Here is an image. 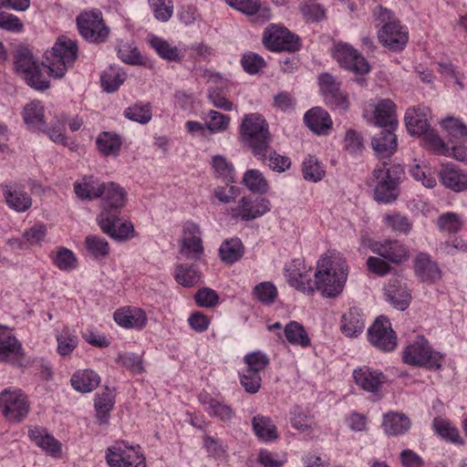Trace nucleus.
<instances>
[{
    "mask_svg": "<svg viewBox=\"0 0 467 467\" xmlns=\"http://www.w3.org/2000/svg\"><path fill=\"white\" fill-rule=\"evenodd\" d=\"M113 404L114 397L111 393L105 391L97 395L94 405L97 411V418L100 424L108 422L109 411L112 410Z\"/></svg>",
    "mask_w": 467,
    "mask_h": 467,
    "instance_id": "44",
    "label": "nucleus"
},
{
    "mask_svg": "<svg viewBox=\"0 0 467 467\" xmlns=\"http://www.w3.org/2000/svg\"><path fill=\"white\" fill-rule=\"evenodd\" d=\"M415 273L422 281H435L441 277V271L437 264L429 254L420 253L415 258Z\"/></svg>",
    "mask_w": 467,
    "mask_h": 467,
    "instance_id": "30",
    "label": "nucleus"
},
{
    "mask_svg": "<svg viewBox=\"0 0 467 467\" xmlns=\"http://www.w3.org/2000/svg\"><path fill=\"white\" fill-rule=\"evenodd\" d=\"M437 225L441 232L457 234L462 227L463 222L455 213H445L437 219Z\"/></svg>",
    "mask_w": 467,
    "mask_h": 467,
    "instance_id": "51",
    "label": "nucleus"
},
{
    "mask_svg": "<svg viewBox=\"0 0 467 467\" xmlns=\"http://www.w3.org/2000/svg\"><path fill=\"white\" fill-rule=\"evenodd\" d=\"M441 358L440 353L434 351L422 336H417L416 339L406 347L402 356L406 364L434 369L441 367Z\"/></svg>",
    "mask_w": 467,
    "mask_h": 467,
    "instance_id": "6",
    "label": "nucleus"
},
{
    "mask_svg": "<svg viewBox=\"0 0 467 467\" xmlns=\"http://www.w3.org/2000/svg\"><path fill=\"white\" fill-rule=\"evenodd\" d=\"M382 425L388 435L396 436L410 430V420L403 413L389 412L384 415Z\"/></svg>",
    "mask_w": 467,
    "mask_h": 467,
    "instance_id": "34",
    "label": "nucleus"
},
{
    "mask_svg": "<svg viewBox=\"0 0 467 467\" xmlns=\"http://www.w3.org/2000/svg\"><path fill=\"white\" fill-rule=\"evenodd\" d=\"M254 294L265 305H271L277 296L276 287L270 282H263L255 285Z\"/></svg>",
    "mask_w": 467,
    "mask_h": 467,
    "instance_id": "57",
    "label": "nucleus"
},
{
    "mask_svg": "<svg viewBox=\"0 0 467 467\" xmlns=\"http://www.w3.org/2000/svg\"><path fill=\"white\" fill-rule=\"evenodd\" d=\"M386 224L397 233L408 234L411 230V223L409 219L400 213L387 214Z\"/></svg>",
    "mask_w": 467,
    "mask_h": 467,
    "instance_id": "63",
    "label": "nucleus"
},
{
    "mask_svg": "<svg viewBox=\"0 0 467 467\" xmlns=\"http://www.w3.org/2000/svg\"><path fill=\"white\" fill-rule=\"evenodd\" d=\"M433 427L435 431L442 438H446L455 443H462L458 430L451 426L448 421L435 419L433 420Z\"/></svg>",
    "mask_w": 467,
    "mask_h": 467,
    "instance_id": "60",
    "label": "nucleus"
},
{
    "mask_svg": "<svg viewBox=\"0 0 467 467\" xmlns=\"http://www.w3.org/2000/svg\"><path fill=\"white\" fill-rule=\"evenodd\" d=\"M253 429L259 439L272 441L277 438L276 428L268 417L259 415L254 417Z\"/></svg>",
    "mask_w": 467,
    "mask_h": 467,
    "instance_id": "42",
    "label": "nucleus"
},
{
    "mask_svg": "<svg viewBox=\"0 0 467 467\" xmlns=\"http://www.w3.org/2000/svg\"><path fill=\"white\" fill-rule=\"evenodd\" d=\"M368 341L378 349L389 352L397 346V337L391 328L389 320L385 317H378L368 330Z\"/></svg>",
    "mask_w": 467,
    "mask_h": 467,
    "instance_id": "11",
    "label": "nucleus"
},
{
    "mask_svg": "<svg viewBox=\"0 0 467 467\" xmlns=\"http://www.w3.org/2000/svg\"><path fill=\"white\" fill-rule=\"evenodd\" d=\"M344 148L350 154H359L364 150L363 137L354 130H348L344 139Z\"/></svg>",
    "mask_w": 467,
    "mask_h": 467,
    "instance_id": "59",
    "label": "nucleus"
},
{
    "mask_svg": "<svg viewBox=\"0 0 467 467\" xmlns=\"http://www.w3.org/2000/svg\"><path fill=\"white\" fill-rule=\"evenodd\" d=\"M368 247L373 254L396 265L401 264L409 258L407 247L398 240L370 241Z\"/></svg>",
    "mask_w": 467,
    "mask_h": 467,
    "instance_id": "13",
    "label": "nucleus"
},
{
    "mask_svg": "<svg viewBox=\"0 0 467 467\" xmlns=\"http://www.w3.org/2000/svg\"><path fill=\"white\" fill-rule=\"evenodd\" d=\"M44 106L38 100L26 104L23 110V119L31 130L45 131L47 128Z\"/></svg>",
    "mask_w": 467,
    "mask_h": 467,
    "instance_id": "27",
    "label": "nucleus"
},
{
    "mask_svg": "<svg viewBox=\"0 0 467 467\" xmlns=\"http://www.w3.org/2000/svg\"><path fill=\"white\" fill-rule=\"evenodd\" d=\"M77 25L80 35L90 43L104 42L109 36V30L99 10L80 14L77 17Z\"/></svg>",
    "mask_w": 467,
    "mask_h": 467,
    "instance_id": "9",
    "label": "nucleus"
},
{
    "mask_svg": "<svg viewBox=\"0 0 467 467\" xmlns=\"http://www.w3.org/2000/svg\"><path fill=\"white\" fill-rule=\"evenodd\" d=\"M302 172L305 180L314 182L321 181L325 175V171L314 156H309L304 161Z\"/></svg>",
    "mask_w": 467,
    "mask_h": 467,
    "instance_id": "53",
    "label": "nucleus"
},
{
    "mask_svg": "<svg viewBox=\"0 0 467 467\" xmlns=\"http://www.w3.org/2000/svg\"><path fill=\"white\" fill-rule=\"evenodd\" d=\"M371 116L368 117V109L364 111V117L368 122L379 127L397 128L398 119L396 114V105L389 99H380L375 105H369Z\"/></svg>",
    "mask_w": 467,
    "mask_h": 467,
    "instance_id": "15",
    "label": "nucleus"
},
{
    "mask_svg": "<svg viewBox=\"0 0 467 467\" xmlns=\"http://www.w3.org/2000/svg\"><path fill=\"white\" fill-rule=\"evenodd\" d=\"M0 411L9 422H20L28 414L29 403L21 389L6 388L0 392Z\"/></svg>",
    "mask_w": 467,
    "mask_h": 467,
    "instance_id": "7",
    "label": "nucleus"
},
{
    "mask_svg": "<svg viewBox=\"0 0 467 467\" xmlns=\"http://www.w3.org/2000/svg\"><path fill=\"white\" fill-rule=\"evenodd\" d=\"M382 128L372 137L371 146L379 158L386 159L392 156L397 149V136L394 133L396 128Z\"/></svg>",
    "mask_w": 467,
    "mask_h": 467,
    "instance_id": "24",
    "label": "nucleus"
},
{
    "mask_svg": "<svg viewBox=\"0 0 467 467\" xmlns=\"http://www.w3.org/2000/svg\"><path fill=\"white\" fill-rule=\"evenodd\" d=\"M243 182L254 192L265 193L269 188L267 181L258 170L247 171L244 175Z\"/></svg>",
    "mask_w": 467,
    "mask_h": 467,
    "instance_id": "46",
    "label": "nucleus"
},
{
    "mask_svg": "<svg viewBox=\"0 0 467 467\" xmlns=\"http://www.w3.org/2000/svg\"><path fill=\"white\" fill-rule=\"evenodd\" d=\"M124 116L132 121L146 124L152 117L151 107L149 103H136L125 109Z\"/></svg>",
    "mask_w": 467,
    "mask_h": 467,
    "instance_id": "47",
    "label": "nucleus"
},
{
    "mask_svg": "<svg viewBox=\"0 0 467 467\" xmlns=\"http://www.w3.org/2000/svg\"><path fill=\"white\" fill-rule=\"evenodd\" d=\"M234 9L251 17L254 23L263 24L271 18V10L260 0H225Z\"/></svg>",
    "mask_w": 467,
    "mask_h": 467,
    "instance_id": "19",
    "label": "nucleus"
},
{
    "mask_svg": "<svg viewBox=\"0 0 467 467\" xmlns=\"http://www.w3.org/2000/svg\"><path fill=\"white\" fill-rule=\"evenodd\" d=\"M78 57V47L75 41L67 36H60L50 50L45 53L42 66L47 73L55 78H63L67 68L71 67Z\"/></svg>",
    "mask_w": 467,
    "mask_h": 467,
    "instance_id": "3",
    "label": "nucleus"
},
{
    "mask_svg": "<svg viewBox=\"0 0 467 467\" xmlns=\"http://www.w3.org/2000/svg\"><path fill=\"white\" fill-rule=\"evenodd\" d=\"M2 190L5 203L11 210L25 213L31 207L32 198L20 185L5 184Z\"/></svg>",
    "mask_w": 467,
    "mask_h": 467,
    "instance_id": "20",
    "label": "nucleus"
},
{
    "mask_svg": "<svg viewBox=\"0 0 467 467\" xmlns=\"http://www.w3.org/2000/svg\"><path fill=\"white\" fill-rule=\"evenodd\" d=\"M304 121L317 134H327L332 127L329 114L319 107L309 109L305 114Z\"/></svg>",
    "mask_w": 467,
    "mask_h": 467,
    "instance_id": "26",
    "label": "nucleus"
},
{
    "mask_svg": "<svg viewBox=\"0 0 467 467\" xmlns=\"http://www.w3.org/2000/svg\"><path fill=\"white\" fill-rule=\"evenodd\" d=\"M103 209L110 213L119 214V210L125 206L127 193L125 190L115 182L104 183Z\"/></svg>",
    "mask_w": 467,
    "mask_h": 467,
    "instance_id": "25",
    "label": "nucleus"
},
{
    "mask_svg": "<svg viewBox=\"0 0 467 467\" xmlns=\"http://www.w3.org/2000/svg\"><path fill=\"white\" fill-rule=\"evenodd\" d=\"M85 246L88 252L95 258H104L109 253V243L98 235H88L85 239Z\"/></svg>",
    "mask_w": 467,
    "mask_h": 467,
    "instance_id": "50",
    "label": "nucleus"
},
{
    "mask_svg": "<svg viewBox=\"0 0 467 467\" xmlns=\"http://www.w3.org/2000/svg\"><path fill=\"white\" fill-rule=\"evenodd\" d=\"M180 253L190 259H200L203 253L202 241L200 236L183 237Z\"/></svg>",
    "mask_w": 467,
    "mask_h": 467,
    "instance_id": "49",
    "label": "nucleus"
},
{
    "mask_svg": "<svg viewBox=\"0 0 467 467\" xmlns=\"http://www.w3.org/2000/svg\"><path fill=\"white\" fill-rule=\"evenodd\" d=\"M29 438L40 448L47 451L54 457H57L61 451V443L45 430L34 428L28 431Z\"/></svg>",
    "mask_w": 467,
    "mask_h": 467,
    "instance_id": "33",
    "label": "nucleus"
},
{
    "mask_svg": "<svg viewBox=\"0 0 467 467\" xmlns=\"http://www.w3.org/2000/svg\"><path fill=\"white\" fill-rule=\"evenodd\" d=\"M353 377L358 386L372 393L377 392L387 380L386 376L381 371L368 367L355 369Z\"/></svg>",
    "mask_w": 467,
    "mask_h": 467,
    "instance_id": "23",
    "label": "nucleus"
},
{
    "mask_svg": "<svg viewBox=\"0 0 467 467\" xmlns=\"http://www.w3.org/2000/svg\"><path fill=\"white\" fill-rule=\"evenodd\" d=\"M150 44L161 57L171 61H178L181 59L178 48L171 46L166 40L152 36L150 38Z\"/></svg>",
    "mask_w": 467,
    "mask_h": 467,
    "instance_id": "45",
    "label": "nucleus"
},
{
    "mask_svg": "<svg viewBox=\"0 0 467 467\" xmlns=\"http://www.w3.org/2000/svg\"><path fill=\"white\" fill-rule=\"evenodd\" d=\"M341 330L348 337H357L365 327L363 313L359 308L351 307L342 317Z\"/></svg>",
    "mask_w": 467,
    "mask_h": 467,
    "instance_id": "31",
    "label": "nucleus"
},
{
    "mask_svg": "<svg viewBox=\"0 0 467 467\" xmlns=\"http://www.w3.org/2000/svg\"><path fill=\"white\" fill-rule=\"evenodd\" d=\"M212 166L219 176L225 178L228 181L234 182L233 172L234 167L225 157L222 155H215L212 159Z\"/></svg>",
    "mask_w": 467,
    "mask_h": 467,
    "instance_id": "64",
    "label": "nucleus"
},
{
    "mask_svg": "<svg viewBox=\"0 0 467 467\" xmlns=\"http://www.w3.org/2000/svg\"><path fill=\"white\" fill-rule=\"evenodd\" d=\"M442 127L447 131L449 143H462L467 141V127L460 119L447 118L442 121Z\"/></svg>",
    "mask_w": 467,
    "mask_h": 467,
    "instance_id": "39",
    "label": "nucleus"
},
{
    "mask_svg": "<svg viewBox=\"0 0 467 467\" xmlns=\"http://www.w3.org/2000/svg\"><path fill=\"white\" fill-rule=\"evenodd\" d=\"M119 215L105 211L99 213L97 221L104 234L116 241L123 242L133 237L134 227L130 222L120 223Z\"/></svg>",
    "mask_w": 467,
    "mask_h": 467,
    "instance_id": "12",
    "label": "nucleus"
},
{
    "mask_svg": "<svg viewBox=\"0 0 467 467\" xmlns=\"http://www.w3.org/2000/svg\"><path fill=\"white\" fill-rule=\"evenodd\" d=\"M404 121L408 131L412 135H421L429 129L428 120L420 109H407Z\"/></svg>",
    "mask_w": 467,
    "mask_h": 467,
    "instance_id": "36",
    "label": "nucleus"
},
{
    "mask_svg": "<svg viewBox=\"0 0 467 467\" xmlns=\"http://www.w3.org/2000/svg\"><path fill=\"white\" fill-rule=\"evenodd\" d=\"M348 267L339 256L322 257L317 265L313 290L316 288L324 296L334 297L339 295L348 279Z\"/></svg>",
    "mask_w": 467,
    "mask_h": 467,
    "instance_id": "1",
    "label": "nucleus"
},
{
    "mask_svg": "<svg viewBox=\"0 0 467 467\" xmlns=\"http://www.w3.org/2000/svg\"><path fill=\"white\" fill-rule=\"evenodd\" d=\"M240 139L257 160H267L273 137L268 122L260 113L254 112L244 116L240 124Z\"/></svg>",
    "mask_w": 467,
    "mask_h": 467,
    "instance_id": "2",
    "label": "nucleus"
},
{
    "mask_svg": "<svg viewBox=\"0 0 467 467\" xmlns=\"http://www.w3.org/2000/svg\"><path fill=\"white\" fill-rule=\"evenodd\" d=\"M106 460L110 467H146L140 447L130 446L123 441L108 449Z\"/></svg>",
    "mask_w": 467,
    "mask_h": 467,
    "instance_id": "8",
    "label": "nucleus"
},
{
    "mask_svg": "<svg viewBox=\"0 0 467 467\" xmlns=\"http://www.w3.org/2000/svg\"><path fill=\"white\" fill-rule=\"evenodd\" d=\"M104 183L93 176L84 177L74 184V191L81 200H93L103 195Z\"/></svg>",
    "mask_w": 467,
    "mask_h": 467,
    "instance_id": "29",
    "label": "nucleus"
},
{
    "mask_svg": "<svg viewBox=\"0 0 467 467\" xmlns=\"http://www.w3.org/2000/svg\"><path fill=\"white\" fill-rule=\"evenodd\" d=\"M219 254L223 262L234 264L244 254V245L239 238L225 240L219 248Z\"/></svg>",
    "mask_w": 467,
    "mask_h": 467,
    "instance_id": "37",
    "label": "nucleus"
},
{
    "mask_svg": "<svg viewBox=\"0 0 467 467\" xmlns=\"http://www.w3.org/2000/svg\"><path fill=\"white\" fill-rule=\"evenodd\" d=\"M244 361L246 364L245 370H251L253 372L260 374L268 365L269 359L261 351L251 352L244 356Z\"/></svg>",
    "mask_w": 467,
    "mask_h": 467,
    "instance_id": "56",
    "label": "nucleus"
},
{
    "mask_svg": "<svg viewBox=\"0 0 467 467\" xmlns=\"http://www.w3.org/2000/svg\"><path fill=\"white\" fill-rule=\"evenodd\" d=\"M114 320L123 327L142 328L147 323L145 312L137 307L119 309L114 313Z\"/></svg>",
    "mask_w": 467,
    "mask_h": 467,
    "instance_id": "28",
    "label": "nucleus"
},
{
    "mask_svg": "<svg viewBox=\"0 0 467 467\" xmlns=\"http://www.w3.org/2000/svg\"><path fill=\"white\" fill-rule=\"evenodd\" d=\"M230 117L221 112L211 109L207 113L206 127L212 132H220L228 129Z\"/></svg>",
    "mask_w": 467,
    "mask_h": 467,
    "instance_id": "54",
    "label": "nucleus"
},
{
    "mask_svg": "<svg viewBox=\"0 0 467 467\" xmlns=\"http://www.w3.org/2000/svg\"><path fill=\"white\" fill-rule=\"evenodd\" d=\"M155 17L161 21H168L173 13V5L171 0H149Z\"/></svg>",
    "mask_w": 467,
    "mask_h": 467,
    "instance_id": "61",
    "label": "nucleus"
},
{
    "mask_svg": "<svg viewBox=\"0 0 467 467\" xmlns=\"http://www.w3.org/2000/svg\"><path fill=\"white\" fill-rule=\"evenodd\" d=\"M117 362L134 374H140L143 371L141 357L137 354L120 353L118 356Z\"/></svg>",
    "mask_w": 467,
    "mask_h": 467,
    "instance_id": "62",
    "label": "nucleus"
},
{
    "mask_svg": "<svg viewBox=\"0 0 467 467\" xmlns=\"http://www.w3.org/2000/svg\"><path fill=\"white\" fill-rule=\"evenodd\" d=\"M334 57L341 67L358 74H367L370 70L367 59L348 44H338L336 47Z\"/></svg>",
    "mask_w": 467,
    "mask_h": 467,
    "instance_id": "14",
    "label": "nucleus"
},
{
    "mask_svg": "<svg viewBox=\"0 0 467 467\" xmlns=\"http://www.w3.org/2000/svg\"><path fill=\"white\" fill-rule=\"evenodd\" d=\"M442 184L454 192L467 190V174L454 169L451 165L444 166L441 172Z\"/></svg>",
    "mask_w": 467,
    "mask_h": 467,
    "instance_id": "32",
    "label": "nucleus"
},
{
    "mask_svg": "<svg viewBox=\"0 0 467 467\" xmlns=\"http://www.w3.org/2000/svg\"><path fill=\"white\" fill-rule=\"evenodd\" d=\"M288 283L300 291H313L310 268L307 270L304 259L296 258L286 268Z\"/></svg>",
    "mask_w": 467,
    "mask_h": 467,
    "instance_id": "21",
    "label": "nucleus"
},
{
    "mask_svg": "<svg viewBox=\"0 0 467 467\" xmlns=\"http://www.w3.org/2000/svg\"><path fill=\"white\" fill-rule=\"evenodd\" d=\"M99 376L91 369L77 371L71 378L72 387L82 393L92 391L99 386Z\"/></svg>",
    "mask_w": 467,
    "mask_h": 467,
    "instance_id": "35",
    "label": "nucleus"
},
{
    "mask_svg": "<svg viewBox=\"0 0 467 467\" xmlns=\"http://www.w3.org/2000/svg\"><path fill=\"white\" fill-rule=\"evenodd\" d=\"M386 296L389 303L399 310L409 306L410 295L401 284H390L386 290Z\"/></svg>",
    "mask_w": 467,
    "mask_h": 467,
    "instance_id": "40",
    "label": "nucleus"
},
{
    "mask_svg": "<svg viewBox=\"0 0 467 467\" xmlns=\"http://www.w3.org/2000/svg\"><path fill=\"white\" fill-rule=\"evenodd\" d=\"M379 40L390 49H402L408 41V32L396 21L386 22L379 31Z\"/></svg>",
    "mask_w": 467,
    "mask_h": 467,
    "instance_id": "18",
    "label": "nucleus"
},
{
    "mask_svg": "<svg viewBox=\"0 0 467 467\" xmlns=\"http://www.w3.org/2000/svg\"><path fill=\"white\" fill-rule=\"evenodd\" d=\"M270 202L264 197L252 199L243 197L236 207L231 209L234 218H241L244 221H251L263 216L270 211Z\"/></svg>",
    "mask_w": 467,
    "mask_h": 467,
    "instance_id": "16",
    "label": "nucleus"
},
{
    "mask_svg": "<svg viewBox=\"0 0 467 467\" xmlns=\"http://www.w3.org/2000/svg\"><path fill=\"white\" fill-rule=\"evenodd\" d=\"M99 150L104 155H117L120 150L121 140L119 135L104 131L97 138Z\"/></svg>",
    "mask_w": 467,
    "mask_h": 467,
    "instance_id": "41",
    "label": "nucleus"
},
{
    "mask_svg": "<svg viewBox=\"0 0 467 467\" xmlns=\"http://www.w3.org/2000/svg\"><path fill=\"white\" fill-rule=\"evenodd\" d=\"M57 351L62 356L69 355L78 345V337L68 329L57 336Z\"/></svg>",
    "mask_w": 467,
    "mask_h": 467,
    "instance_id": "58",
    "label": "nucleus"
},
{
    "mask_svg": "<svg viewBox=\"0 0 467 467\" xmlns=\"http://www.w3.org/2000/svg\"><path fill=\"white\" fill-rule=\"evenodd\" d=\"M422 135L425 146L428 149L440 155H451L448 144H446L433 130L428 129Z\"/></svg>",
    "mask_w": 467,
    "mask_h": 467,
    "instance_id": "52",
    "label": "nucleus"
},
{
    "mask_svg": "<svg viewBox=\"0 0 467 467\" xmlns=\"http://www.w3.org/2000/svg\"><path fill=\"white\" fill-rule=\"evenodd\" d=\"M202 401L208 404L206 410L211 416L217 417L223 421L231 420L234 416L232 408L217 400L211 399L209 401L202 400Z\"/></svg>",
    "mask_w": 467,
    "mask_h": 467,
    "instance_id": "55",
    "label": "nucleus"
},
{
    "mask_svg": "<svg viewBox=\"0 0 467 467\" xmlns=\"http://www.w3.org/2000/svg\"><path fill=\"white\" fill-rule=\"evenodd\" d=\"M24 350L19 340L6 327L0 325V361L19 365Z\"/></svg>",
    "mask_w": 467,
    "mask_h": 467,
    "instance_id": "17",
    "label": "nucleus"
},
{
    "mask_svg": "<svg viewBox=\"0 0 467 467\" xmlns=\"http://www.w3.org/2000/svg\"><path fill=\"white\" fill-rule=\"evenodd\" d=\"M15 67L16 72L23 77L26 84L37 90H44L49 88L43 70L47 67L40 65L38 61L27 49L18 50L15 57Z\"/></svg>",
    "mask_w": 467,
    "mask_h": 467,
    "instance_id": "5",
    "label": "nucleus"
},
{
    "mask_svg": "<svg viewBox=\"0 0 467 467\" xmlns=\"http://www.w3.org/2000/svg\"><path fill=\"white\" fill-rule=\"evenodd\" d=\"M125 79V72L110 67L101 75V85L107 92L112 93L119 88Z\"/></svg>",
    "mask_w": 467,
    "mask_h": 467,
    "instance_id": "43",
    "label": "nucleus"
},
{
    "mask_svg": "<svg viewBox=\"0 0 467 467\" xmlns=\"http://www.w3.org/2000/svg\"><path fill=\"white\" fill-rule=\"evenodd\" d=\"M203 77L208 78L209 82L214 84L208 89V99L213 107L225 110L231 111L233 109V103L225 98L223 89L225 88V84L223 82V78L218 73H213L210 70H204Z\"/></svg>",
    "mask_w": 467,
    "mask_h": 467,
    "instance_id": "22",
    "label": "nucleus"
},
{
    "mask_svg": "<svg viewBox=\"0 0 467 467\" xmlns=\"http://www.w3.org/2000/svg\"><path fill=\"white\" fill-rule=\"evenodd\" d=\"M403 173V168L399 164L388 167V164L383 162L376 168L373 171L376 181L375 200L384 203L395 201L398 197V185Z\"/></svg>",
    "mask_w": 467,
    "mask_h": 467,
    "instance_id": "4",
    "label": "nucleus"
},
{
    "mask_svg": "<svg viewBox=\"0 0 467 467\" xmlns=\"http://www.w3.org/2000/svg\"><path fill=\"white\" fill-rule=\"evenodd\" d=\"M174 277L177 283L183 286H192L201 279L199 272L193 266L187 265H178Z\"/></svg>",
    "mask_w": 467,
    "mask_h": 467,
    "instance_id": "48",
    "label": "nucleus"
},
{
    "mask_svg": "<svg viewBox=\"0 0 467 467\" xmlns=\"http://www.w3.org/2000/svg\"><path fill=\"white\" fill-rule=\"evenodd\" d=\"M263 43L272 51L293 52L299 47V37L285 27L271 25L264 33Z\"/></svg>",
    "mask_w": 467,
    "mask_h": 467,
    "instance_id": "10",
    "label": "nucleus"
},
{
    "mask_svg": "<svg viewBox=\"0 0 467 467\" xmlns=\"http://www.w3.org/2000/svg\"><path fill=\"white\" fill-rule=\"evenodd\" d=\"M284 336L292 345L301 346L303 348L310 345V338L305 330V327L296 321H290L284 327Z\"/></svg>",
    "mask_w": 467,
    "mask_h": 467,
    "instance_id": "38",
    "label": "nucleus"
}]
</instances>
